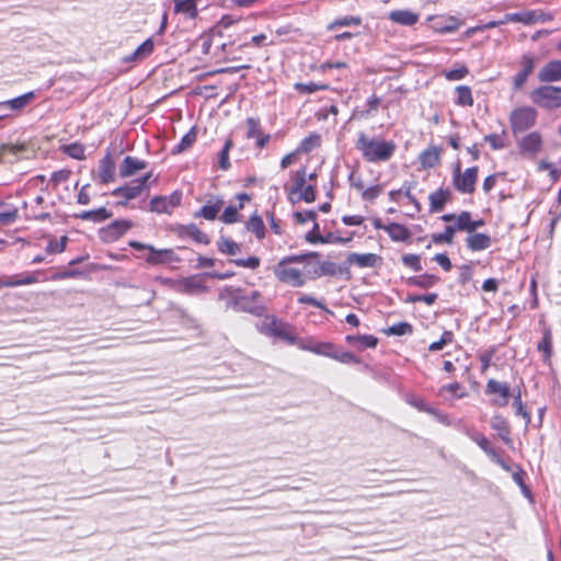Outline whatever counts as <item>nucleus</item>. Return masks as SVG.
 Instances as JSON below:
<instances>
[{"label":"nucleus","mask_w":561,"mask_h":561,"mask_svg":"<svg viewBox=\"0 0 561 561\" xmlns=\"http://www.w3.org/2000/svg\"><path fill=\"white\" fill-rule=\"evenodd\" d=\"M355 147L362 153L363 159L370 163L389 161L397 149L393 140L368 137L363 131L359 133Z\"/></svg>","instance_id":"f257e3e1"},{"label":"nucleus","mask_w":561,"mask_h":561,"mask_svg":"<svg viewBox=\"0 0 561 561\" xmlns=\"http://www.w3.org/2000/svg\"><path fill=\"white\" fill-rule=\"evenodd\" d=\"M319 256L320 255L317 252L287 255L274 267V274L280 283L293 287H302L306 284L304 274L298 268L289 267V264L302 263L309 259H318Z\"/></svg>","instance_id":"f03ea898"},{"label":"nucleus","mask_w":561,"mask_h":561,"mask_svg":"<svg viewBox=\"0 0 561 561\" xmlns=\"http://www.w3.org/2000/svg\"><path fill=\"white\" fill-rule=\"evenodd\" d=\"M530 100L546 110L559 108L561 107V87L541 85L531 91Z\"/></svg>","instance_id":"7ed1b4c3"},{"label":"nucleus","mask_w":561,"mask_h":561,"mask_svg":"<svg viewBox=\"0 0 561 561\" xmlns=\"http://www.w3.org/2000/svg\"><path fill=\"white\" fill-rule=\"evenodd\" d=\"M538 113L531 106H520L511 112L510 123L514 135L524 133L536 125Z\"/></svg>","instance_id":"20e7f679"},{"label":"nucleus","mask_w":561,"mask_h":561,"mask_svg":"<svg viewBox=\"0 0 561 561\" xmlns=\"http://www.w3.org/2000/svg\"><path fill=\"white\" fill-rule=\"evenodd\" d=\"M478 167H471L461 172L460 163L457 162L453 171V185L461 194H472L478 180Z\"/></svg>","instance_id":"39448f33"},{"label":"nucleus","mask_w":561,"mask_h":561,"mask_svg":"<svg viewBox=\"0 0 561 561\" xmlns=\"http://www.w3.org/2000/svg\"><path fill=\"white\" fill-rule=\"evenodd\" d=\"M316 355L329 357L346 365L360 363V359L355 354L348 351H343L341 347L331 342L319 341Z\"/></svg>","instance_id":"423d86ee"},{"label":"nucleus","mask_w":561,"mask_h":561,"mask_svg":"<svg viewBox=\"0 0 561 561\" xmlns=\"http://www.w3.org/2000/svg\"><path fill=\"white\" fill-rule=\"evenodd\" d=\"M128 244L137 251L148 250L149 254L146 257V262L150 265H161L176 261L174 252L171 249H156L151 244H145L139 241H129Z\"/></svg>","instance_id":"0eeeda50"},{"label":"nucleus","mask_w":561,"mask_h":561,"mask_svg":"<svg viewBox=\"0 0 561 561\" xmlns=\"http://www.w3.org/2000/svg\"><path fill=\"white\" fill-rule=\"evenodd\" d=\"M152 173L131 181L129 184H125L114 188L111 194L115 197H122L126 199H134L141 195V193L148 187V181Z\"/></svg>","instance_id":"6e6552de"},{"label":"nucleus","mask_w":561,"mask_h":561,"mask_svg":"<svg viewBox=\"0 0 561 561\" xmlns=\"http://www.w3.org/2000/svg\"><path fill=\"white\" fill-rule=\"evenodd\" d=\"M182 193L175 191L169 196H154L149 203V209L158 214H171L181 204Z\"/></svg>","instance_id":"1a4fd4ad"},{"label":"nucleus","mask_w":561,"mask_h":561,"mask_svg":"<svg viewBox=\"0 0 561 561\" xmlns=\"http://www.w3.org/2000/svg\"><path fill=\"white\" fill-rule=\"evenodd\" d=\"M131 226L133 224L129 220H115L100 230V238L107 243L114 242L125 234Z\"/></svg>","instance_id":"9d476101"},{"label":"nucleus","mask_w":561,"mask_h":561,"mask_svg":"<svg viewBox=\"0 0 561 561\" xmlns=\"http://www.w3.org/2000/svg\"><path fill=\"white\" fill-rule=\"evenodd\" d=\"M92 178L101 184H108L115 181V162L111 153H106L99 161L98 173L92 172Z\"/></svg>","instance_id":"9b49d317"},{"label":"nucleus","mask_w":561,"mask_h":561,"mask_svg":"<svg viewBox=\"0 0 561 561\" xmlns=\"http://www.w3.org/2000/svg\"><path fill=\"white\" fill-rule=\"evenodd\" d=\"M225 201L221 196L214 195L207 199L206 204L199 210L194 213V218H204L206 220H215L222 209Z\"/></svg>","instance_id":"f8f14e48"},{"label":"nucleus","mask_w":561,"mask_h":561,"mask_svg":"<svg viewBox=\"0 0 561 561\" xmlns=\"http://www.w3.org/2000/svg\"><path fill=\"white\" fill-rule=\"evenodd\" d=\"M240 312H248L253 316H261L265 309L261 299V294L257 290H252L248 295L241 294Z\"/></svg>","instance_id":"ddd939ff"},{"label":"nucleus","mask_w":561,"mask_h":561,"mask_svg":"<svg viewBox=\"0 0 561 561\" xmlns=\"http://www.w3.org/2000/svg\"><path fill=\"white\" fill-rule=\"evenodd\" d=\"M522 154L535 157L542 148V138L538 131H531L518 141Z\"/></svg>","instance_id":"4468645a"},{"label":"nucleus","mask_w":561,"mask_h":561,"mask_svg":"<svg viewBox=\"0 0 561 561\" xmlns=\"http://www.w3.org/2000/svg\"><path fill=\"white\" fill-rule=\"evenodd\" d=\"M175 231L182 239H192L196 243L205 245L210 242L208 236L203 232L195 224L179 225Z\"/></svg>","instance_id":"2eb2a0df"},{"label":"nucleus","mask_w":561,"mask_h":561,"mask_svg":"<svg viewBox=\"0 0 561 561\" xmlns=\"http://www.w3.org/2000/svg\"><path fill=\"white\" fill-rule=\"evenodd\" d=\"M36 98L34 91L26 92L14 99L0 102V110H9L12 113H19L31 104Z\"/></svg>","instance_id":"dca6fc26"},{"label":"nucleus","mask_w":561,"mask_h":561,"mask_svg":"<svg viewBox=\"0 0 561 561\" xmlns=\"http://www.w3.org/2000/svg\"><path fill=\"white\" fill-rule=\"evenodd\" d=\"M267 332L290 345H295L297 335L295 334L293 328L287 323L273 320L267 328Z\"/></svg>","instance_id":"f3484780"},{"label":"nucleus","mask_w":561,"mask_h":561,"mask_svg":"<svg viewBox=\"0 0 561 561\" xmlns=\"http://www.w3.org/2000/svg\"><path fill=\"white\" fill-rule=\"evenodd\" d=\"M450 198L451 192L449 188L439 187L438 190L432 192L428 196L430 213L435 214L442 211Z\"/></svg>","instance_id":"a211bd4d"},{"label":"nucleus","mask_w":561,"mask_h":561,"mask_svg":"<svg viewBox=\"0 0 561 561\" xmlns=\"http://www.w3.org/2000/svg\"><path fill=\"white\" fill-rule=\"evenodd\" d=\"M459 428L472 440L489 457L495 456V448L491 445L490 440L480 432L468 427V426H459Z\"/></svg>","instance_id":"6ab92c4d"},{"label":"nucleus","mask_w":561,"mask_h":561,"mask_svg":"<svg viewBox=\"0 0 561 561\" xmlns=\"http://www.w3.org/2000/svg\"><path fill=\"white\" fill-rule=\"evenodd\" d=\"M485 392L500 394L501 399L494 400V404L499 407H506L511 397L510 386L505 382H500L494 379H490L488 381Z\"/></svg>","instance_id":"aec40b11"},{"label":"nucleus","mask_w":561,"mask_h":561,"mask_svg":"<svg viewBox=\"0 0 561 561\" xmlns=\"http://www.w3.org/2000/svg\"><path fill=\"white\" fill-rule=\"evenodd\" d=\"M538 79L541 82H558L561 80V60H551L547 62L538 72Z\"/></svg>","instance_id":"412c9836"},{"label":"nucleus","mask_w":561,"mask_h":561,"mask_svg":"<svg viewBox=\"0 0 561 561\" xmlns=\"http://www.w3.org/2000/svg\"><path fill=\"white\" fill-rule=\"evenodd\" d=\"M147 168V162L138 158L127 156L119 165V176L128 178Z\"/></svg>","instance_id":"4be33fe9"},{"label":"nucleus","mask_w":561,"mask_h":561,"mask_svg":"<svg viewBox=\"0 0 561 561\" xmlns=\"http://www.w3.org/2000/svg\"><path fill=\"white\" fill-rule=\"evenodd\" d=\"M241 291L242 290L240 288H233L232 286H226L219 293V299L226 301L227 309H232L237 312H240Z\"/></svg>","instance_id":"5701e85b"},{"label":"nucleus","mask_w":561,"mask_h":561,"mask_svg":"<svg viewBox=\"0 0 561 561\" xmlns=\"http://www.w3.org/2000/svg\"><path fill=\"white\" fill-rule=\"evenodd\" d=\"M381 257L375 253H351L347 256V263L358 267H375Z\"/></svg>","instance_id":"b1692460"},{"label":"nucleus","mask_w":561,"mask_h":561,"mask_svg":"<svg viewBox=\"0 0 561 561\" xmlns=\"http://www.w3.org/2000/svg\"><path fill=\"white\" fill-rule=\"evenodd\" d=\"M492 238L482 232L470 233L466 239V245L473 252L483 251L490 248Z\"/></svg>","instance_id":"393cba45"},{"label":"nucleus","mask_w":561,"mask_h":561,"mask_svg":"<svg viewBox=\"0 0 561 561\" xmlns=\"http://www.w3.org/2000/svg\"><path fill=\"white\" fill-rule=\"evenodd\" d=\"M43 273V271H36L34 273H22L12 276H5V282L8 283V287L32 285L41 280L38 275H42Z\"/></svg>","instance_id":"a878e982"},{"label":"nucleus","mask_w":561,"mask_h":561,"mask_svg":"<svg viewBox=\"0 0 561 561\" xmlns=\"http://www.w3.org/2000/svg\"><path fill=\"white\" fill-rule=\"evenodd\" d=\"M389 19L404 26H412L419 21V14L411 10H394L389 13Z\"/></svg>","instance_id":"bb28decb"},{"label":"nucleus","mask_w":561,"mask_h":561,"mask_svg":"<svg viewBox=\"0 0 561 561\" xmlns=\"http://www.w3.org/2000/svg\"><path fill=\"white\" fill-rule=\"evenodd\" d=\"M491 427L497 432L499 437L505 443L511 444V430L507 421L500 414L492 416Z\"/></svg>","instance_id":"cd10ccee"},{"label":"nucleus","mask_w":561,"mask_h":561,"mask_svg":"<svg viewBox=\"0 0 561 561\" xmlns=\"http://www.w3.org/2000/svg\"><path fill=\"white\" fill-rule=\"evenodd\" d=\"M291 179H293V185L288 190V199L293 204H295L296 203L295 195L298 192H300L304 188V186H306V179H307L306 168L302 167V168L298 169L297 171H295L293 173Z\"/></svg>","instance_id":"c85d7f7f"},{"label":"nucleus","mask_w":561,"mask_h":561,"mask_svg":"<svg viewBox=\"0 0 561 561\" xmlns=\"http://www.w3.org/2000/svg\"><path fill=\"white\" fill-rule=\"evenodd\" d=\"M346 342L358 350L375 348L378 344V339L374 335H347Z\"/></svg>","instance_id":"c756f323"},{"label":"nucleus","mask_w":561,"mask_h":561,"mask_svg":"<svg viewBox=\"0 0 561 561\" xmlns=\"http://www.w3.org/2000/svg\"><path fill=\"white\" fill-rule=\"evenodd\" d=\"M113 214L108 211L105 207H100L98 209L92 210H83L79 214L73 215L75 218H79L82 220H90L93 222H102L106 219L111 218Z\"/></svg>","instance_id":"7c9ffc66"},{"label":"nucleus","mask_w":561,"mask_h":561,"mask_svg":"<svg viewBox=\"0 0 561 561\" xmlns=\"http://www.w3.org/2000/svg\"><path fill=\"white\" fill-rule=\"evenodd\" d=\"M385 231H387L391 240L396 242L407 241L411 237L409 229L405 226L397 222L388 224L385 227Z\"/></svg>","instance_id":"2f4dec72"},{"label":"nucleus","mask_w":561,"mask_h":561,"mask_svg":"<svg viewBox=\"0 0 561 561\" xmlns=\"http://www.w3.org/2000/svg\"><path fill=\"white\" fill-rule=\"evenodd\" d=\"M439 282V277L432 274L412 276L407 279L409 286L428 289Z\"/></svg>","instance_id":"473e14b6"},{"label":"nucleus","mask_w":561,"mask_h":561,"mask_svg":"<svg viewBox=\"0 0 561 561\" xmlns=\"http://www.w3.org/2000/svg\"><path fill=\"white\" fill-rule=\"evenodd\" d=\"M419 161L424 169H432L439 162V150L436 147H430L422 151Z\"/></svg>","instance_id":"72a5a7b5"},{"label":"nucleus","mask_w":561,"mask_h":561,"mask_svg":"<svg viewBox=\"0 0 561 561\" xmlns=\"http://www.w3.org/2000/svg\"><path fill=\"white\" fill-rule=\"evenodd\" d=\"M537 350L543 353V362L548 363L552 356V333L550 328L543 329Z\"/></svg>","instance_id":"f704fd0d"},{"label":"nucleus","mask_w":561,"mask_h":561,"mask_svg":"<svg viewBox=\"0 0 561 561\" xmlns=\"http://www.w3.org/2000/svg\"><path fill=\"white\" fill-rule=\"evenodd\" d=\"M197 0H173L174 11L176 13H184L191 19H195L198 14Z\"/></svg>","instance_id":"c9c22d12"},{"label":"nucleus","mask_w":561,"mask_h":561,"mask_svg":"<svg viewBox=\"0 0 561 561\" xmlns=\"http://www.w3.org/2000/svg\"><path fill=\"white\" fill-rule=\"evenodd\" d=\"M197 138L196 127L193 126L180 140V142L173 147L172 154H179L193 146Z\"/></svg>","instance_id":"e433bc0d"},{"label":"nucleus","mask_w":561,"mask_h":561,"mask_svg":"<svg viewBox=\"0 0 561 561\" xmlns=\"http://www.w3.org/2000/svg\"><path fill=\"white\" fill-rule=\"evenodd\" d=\"M245 227L249 231L253 232L259 240L264 239L266 232L265 225L261 216L256 213L250 216Z\"/></svg>","instance_id":"4c0bfd02"},{"label":"nucleus","mask_w":561,"mask_h":561,"mask_svg":"<svg viewBox=\"0 0 561 561\" xmlns=\"http://www.w3.org/2000/svg\"><path fill=\"white\" fill-rule=\"evenodd\" d=\"M153 41L151 38L146 39L140 44L137 49L125 58L126 61L141 60L148 57L153 51Z\"/></svg>","instance_id":"58836bf2"},{"label":"nucleus","mask_w":561,"mask_h":561,"mask_svg":"<svg viewBox=\"0 0 561 561\" xmlns=\"http://www.w3.org/2000/svg\"><path fill=\"white\" fill-rule=\"evenodd\" d=\"M362 23V19L359 16L354 15H345L333 20L328 24V31H334L339 27H351V26H359Z\"/></svg>","instance_id":"ea45409f"},{"label":"nucleus","mask_w":561,"mask_h":561,"mask_svg":"<svg viewBox=\"0 0 561 561\" xmlns=\"http://www.w3.org/2000/svg\"><path fill=\"white\" fill-rule=\"evenodd\" d=\"M457 98L455 103L459 106H472L473 98L471 89L468 85H458L456 88Z\"/></svg>","instance_id":"a19ab883"},{"label":"nucleus","mask_w":561,"mask_h":561,"mask_svg":"<svg viewBox=\"0 0 561 561\" xmlns=\"http://www.w3.org/2000/svg\"><path fill=\"white\" fill-rule=\"evenodd\" d=\"M218 251L227 255H236L240 251V245L225 237H220L217 241Z\"/></svg>","instance_id":"79ce46f5"},{"label":"nucleus","mask_w":561,"mask_h":561,"mask_svg":"<svg viewBox=\"0 0 561 561\" xmlns=\"http://www.w3.org/2000/svg\"><path fill=\"white\" fill-rule=\"evenodd\" d=\"M62 152L76 160L85 159V147L80 142H72L69 145H65L61 148Z\"/></svg>","instance_id":"37998d69"},{"label":"nucleus","mask_w":561,"mask_h":561,"mask_svg":"<svg viewBox=\"0 0 561 561\" xmlns=\"http://www.w3.org/2000/svg\"><path fill=\"white\" fill-rule=\"evenodd\" d=\"M239 210L241 209L238 208V206L230 205L224 209L222 214L219 216V220L226 225L239 222L241 220Z\"/></svg>","instance_id":"c03bdc74"},{"label":"nucleus","mask_w":561,"mask_h":561,"mask_svg":"<svg viewBox=\"0 0 561 561\" xmlns=\"http://www.w3.org/2000/svg\"><path fill=\"white\" fill-rule=\"evenodd\" d=\"M347 268L337 267L335 263L330 261H324L319 265V268L314 271L318 276L329 275L334 276L336 274H342Z\"/></svg>","instance_id":"a18cd8bd"},{"label":"nucleus","mask_w":561,"mask_h":561,"mask_svg":"<svg viewBox=\"0 0 561 561\" xmlns=\"http://www.w3.org/2000/svg\"><path fill=\"white\" fill-rule=\"evenodd\" d=\"M232 140L227 139L224 144L222 149L218 152V167L221 170H228L230 168L229 151L232 148Z\"/></svg>","instance_id":"49530a36"},{"label":"nucleus","mask_w":561,"mask_h":561,"mask_svg":"<svg viewBox=\"0 0 561 561\" xmlns=\"http://www.w3.org/2000/svg\"><path fill=\"white\" fill-rule=\"evenodd\" d=\"M320 144H321L320 136L318 134H311L301 140L297 151L309 152V151L313 150L314 148L319 147Z\"/></svg>","instance_id":"de8ad7c7"},{"label":"nucleus","mask_w":561,"mask_h":561,"mask_svg":"<svg viewBox=\"0 0 561 561\" xmlns=\"http://www.w3.org/2000/svg\"><path fill=\"white\" fill-rule=\"evenodd\" d=\"M471 214L467 210L461 211L457 215L456 224L453 226L456 231L470 232L471 227Z\"/></svg>","instance_id":"09e8293b"},{"label":"nucleus","mask_w":561,"mask_h":561,"mask_svg":"<svg viewBox=\"0 0 561 561\" xmlns=\"http://www.w3.org/2000/svg\"><path fill=\"white\" fill-rule=\"evenodd\" d=\"M456 233V230L453 226H446L445 230L440 233H435L432 237V240L434 243H448L450 244L454 240V236Z\"/></svg>","instance_id":"8fccbe9b"},{"label":"nucleus","mask_w":561,"mask_h":561,"mask_svg":"<svg viewBox=\"0 0 561 561\" xmlns=\"http://www.w3.org/2000/svg\"><path fill=\"white\" fill-rule=\"evenodd\" d=\"M484 141H486L493 150H501L506 147L505 142V131L502 134H490L484 137Z\"/></svg>","instance_id":"3c124183"},{"label":"nucleus","mask_w":561,"mask_h":561,"mask_svg":"<svg viewBox=\"0 0 561 561\" xmlns=\"http://www.w3.org/2000/svg\"><path fill=\"white\" fill-rule=\"evenodd\" d=\"M513 407L515 408V414L520 415L526 421V424H528L530 422V414L524 409L520 389H518L517 392L513 394Z\"/></svg>","instance_id":"603ef678"},{"label":"nucleus","mask_w":561,"mask_h":561,"mask_svg":"<svg viewBox=\"0 0 561 561\" xmlns=\"http://www.w3.org/2000/svg\"><path fill=\"white\" fill-rule=\"evenodd\" d=\"M461 390L462 386L459 382H453L442 386L439 389V394L443 396L444 392H449L454 398L462 399L467 396V392Z\"/></svg>","instance_id":"864d4df0"},{"label":"nucleus","mask_w":561,"mask_h":561,"mask_svg":"<svg viewBox=\"0 0 561 561\" xmlns=\"http://www.w3.org/2000/svg\"><path fill=\"white\" fill-rule=\"evenodd\" d=\"M389 335H405L411 334L413 332V327L408 322H398L391 325L387 331Z\"/></svg>","instance_id":"5fc2aeb1"},{"label":"nucleus","mask_w":561,"mask_h":561,"mask_svg":"<svg viewBox=\"0 0 561 561\" xmlns=\"http://www.w3.org/2000/svg\"><path fill=\"white\" fill-rule=\"evenodd\" d=\"M68 238L61 237L60 240L50 239L46 245V252L48 254L61 253L66 250Z\"/></svg>","instance_id":"6e6d98bb"},{"label":"nucleus","mask_w":561,"mask_h":561,"mask_svg":"<svg viewBox=\"0 0 561 561\" xmlns=\"http://www.w3.org/2000/svg\"><path fill=\"white\" fill-rule=\"evenodd\" d=\"M379 105H380V98H378L377 95L374 94L367 100V108L357 112V114L359 117H365V118L370 117L378 110Z\"/></svg>","instance_id":"4d7b16f0"},{"label":"nucleus","mask_w":561,"mask_h":561,"mask_svg":"<svg viewBox=\"0 0 561 561\" xmlns=\"http://www.w3.org/2000/svg\"><path fill=\"white\" fill-rule=\"evenodd\" d=\"M298 302L301 305H311L316 308H319L328 313H332L330 309L320 300L316 299L314 297L307 295V294H299L298 296Z\"/></svg>","instance_id":"13d9d810"},{"label":"nucleus","mask_w":561,"mask_h":561,"mask_svg":"<svg viewBox=\"0 0 561 561\" xmlns=\"http://www.w3.org/2000/svg\"><path fill=\"white\" fill-rule=\"evenodd\" d=\"M318 342L319 341H316L313 337H305L304 339V337L297 336L295 345L302 351H307V352H311V353L316 354Z\"/></svg>","instance_id":"bf43d9fd"},{"label":"nucleus","mask_w":561,"mask_h":561,"mask_svg":"<svg viewBox=\"0 0 561 561\" xmlns=\"http://www.w3.org/2000/svg\"><path fill=\"white\" fill-rule=\"evenodd\" d=\"M296 203L304 201L306 203H312L316 201V190L312 185H306L304 188L295 195Z\"/></svg>","instance_id":"052dcab7"},{"label":"nucleus","mask_w":561,"mask_h":561,"mask_svg":"<svg viewBox=\"0 0 561 561\" xmlns=\"http://www.w3.org/2000/svg\"><path fill=\"white\" fill-rule=\"evenodd\" d=\"M230 263H233L240 267L255 270L260 266L261 261L257 256L253 255V256H249L248 259H233V260H230Z\"/></svg>","instance_id":"680f3d73"},{"label":"nucleus","mask_w":561,"mask_h":561,"mask_svg":"<svg viewBox=\"0 0 561 561\" xmlns=\"http://www.w3.org/2000/svg\"><path fill=\"white\" fill-rule=\"evenodd\" d=\"M437 294L430 293L426 295H409L405 299L407 302H425L426 305L431 306L437 300Z\"/></svg>","instance_id":"e2e57ef3"},{"label":"nucleus","mask_w":561,"mask_h":561,"mask_svg":"<svg viewBox=\"0 0 561 561\" xmlns=\"http://www.w3.org/2000/svg\"><path fill=\"white\" fill-rule=\"evenodd\" d=\"M468 68L462 65L458 68L445 71L444 76L449 81H457L463 79L468 75Z\"/></svg>","instance_id":"0e129e2a"},{"label":"nucleus","mask_w":561,"mask_h":561,"mask_svg":"<svg viewBox=\"0 0 561 561\" xmlns=\"http://www.w3.org/2000/svg\"><path fill=\"white\" fill-rule=\"evenodd\" d=\"M261 134L262 131L260 121L253 117H249L247 119V137L252 139Z\"/></svg>","instance_id":"69168bd1"},{"label":"nucleus","mask_w":561,"mask_h":561,"mask_svg":"<svg viewBox=\"0 0 561 561\" xmlns=\"http://www.w3.org/2000/svg\"><path fill=\"white\" fill-rule=\"evenodd\" d=\"M402 263L412 268L414 272H420L422 271V264H421V259L419 255L416 254H405L402 256Z\"/></svg>","instance_id":"338daca9"},{"label":"nucleus","mask_w":561,"mask_h":561,"mask_svg":"<svg viewBox=\"0 0 561 561\" xmlns=\"http://www.w3.org/2000/svg\"><path fill=\"white\" fill-rule=\"evenodd\" d=\"M381 192H382L381 185H379V184L373 185L367 188H363L362 198L364 201L373 202L380 195Z\"/></svg>","instance_id":"774afa93"}]
</instances>
